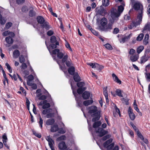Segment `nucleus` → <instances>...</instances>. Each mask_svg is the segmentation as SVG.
<instances>
[{
	"label": "nucleus",
	"instance_id": "nucleus-1",
	"mask_svg": "<svg viewBox=\"0 0 150 150\" xmlns=\"http://www.w3.org/2000/svg\"><path fill=\"white\" fill-rule=\"evenodd\" d=\"M107 20L105 18L103 17L101 19L99 28L101 30L107 32L112 29V24L109 23L107 25Z\"/></svg>",
	"mask_w": 150,
	"mask_h": 150
},
{
	"label": "nucleus",
	"instance_id": "nucleus-2",
	"mask_svg": "<svg viewBox=\"0 0 150 150\" xmlns=\"http://www.w3.org/2000/svg\"><path fill=\"white\" fill-rule=\"evenodd\" d=\"M50 42L52 43L49 46V48L47 47L48 50L50 52V49L53 50L56 48L57 47V45H59V42L56 40V37L54 36H52L50 38Z\"/></svg>",
	"mask_w": 150,
	"mask_h": 150
},
{
	"label": "nucleus",
	"instance_id": "nucleus-3",
	"mask_svg": "<svg viewBox=\"0 0 150 150\" xmlns=\"http://www.w3.org/2000/svg\"><path fill=\"white\" fill-rule=\"evenodd\" d=\"M106 126L107 125L106 123H103L101 126L102 128L99 127L98 128V129L96 131V133L98 134V137H102L103 136L108 134V132L103 129V128H106Z\"/></svg>",
	"mask_w": 150,
	"mask_h": 150
},
{
	"label": "nucleus",
	"instance_id": "nucleus-4",
	"mask_svg": "<svg viewBox=\"0 0 150 150\" xmlns=\"http://www.w3.org/2000/svg\"><path fill=\"white\" fill-rule=\"evenodd\" d=\"M70 85L71 88L73 91V93L75 96V99L78 106L79 107H81L82 106V102L81 100V98L80 96L76 97V93L74 92V89L75 87H74V81H71L70 82Z\"/></svg>",
	"mask_w": 150,
	"mask_h": 150
},
{
	"label": "nucleus",
	"instance_id": "nucleus-5",
	"mask_svg": "<svg viewBox=\"0 0 150 150\" xmlns=\"http://www.w3.org/2000/svg\"><path fill=\"white\" fill-rule=\"evenodd\" d=\"M112 138L109 139L104 143V147L106 148L107 150H112L115 144L114 142L112 143Z\"/></svg>",
	"mask_w": 150,
	"mask_h": 150
},
{
	"label": "nucleus",
	"instance_id": "nucleus-6",
	"mask_svg": "<svg viewBox=\"0 0 150 150\" xmlns=\"http://www.w3.org/2000/svg\"><path fill=\"white\" fill-rule=\"evenodd\" d=\"M68 57V55L66 54L62 59L61 62L63 64L65 63L67 67H69L72 66L73 64L71 59H70L69 60H67Z\"/></svg>",
	"mask_w": 150,
	"mask_h": 150
},
{
	"label": "nucleus",
	"instance_id": "nucleus-7",
	"mask_svg": "<svg viewBox=\"0 0 150 150\" xmlns=\"http://www.w3.org/2000/svg\"><path fill=\"white\" fill-rule=\"evenodd\" d=\"M111 10V16L112 18L114 19L120 16L124 10H117L118 11L116 12L115 11V10Z\"/></svg>",
	"mask_w": 150,
	"mask_h": 150
},
{
	"label": "nucleus",
	"instance_id": "nucleus-8",
	"mask_svg": "<svg viewBox=\"0 0 150 150\" xmlns=\"http://www.w3.org/2000/svg\"><path fill=\"white\" fill-rule=\"evenodd\" d=\"M93 117L92 121L93 122H95L98 120L100 117V112L98 111L96 113H94L91 115Z\"/></svg>",
	"mask_w": 150,
	"mask_h": 150
},
{
	"label": "nucleus",
	"instance_id": "nucleus-9",
	"mask_svg": "<svg viewBox=\"0 0 150 150\" xmlns=\"http://www.w3.org/2000/svg\"><path fill=\"white\" fill-rule=\"evenodd\" d=\"M128 112L130 119L132 120H134L135 118V116L133 112V110L130 106L129 107Z\"/></svg>",
	"mask_w": 150,
	"mask_h": 150
},
{
	"label": "nucleus",
	"instance_id": "nucleus-10",
	"mask_svg": "<svg viewBox=\"0 0 150 150\" xmlns=\"http://www.w3.org/2000/svg\"><path fill=\"white\" fill-rule=\"evenodd\" d=\"M89 109L88 112L90 114L94 113L98 111L97 108L96 106H92L88 107Z\"/></svg>",
	"mask_w": 150,
	"mask_h": 150
},
{
	"label": "nucleus",
	"instance_id": "nucleus-11",
	"mask_svg": "<svg viewBox=\"0 0 150 150\" xmlns=\"http://www.w3.org/2000/svg\"><path fill=\"white\" fill-rule=\"evenodd\" d=\"M58 147L59 149L61 150H64L67 149V148L65 143L64 141H62L59 143Z\"/></svg>",
	"mask_w": 150,
	"mask_h": 150
},
{
	"label": "nucleus",
	"instance_id": "nucleus-12",
	"mask_svg": "<svg viewBox=\"0 0 150 150\" xmlns=\"http://www.w3.org/2000/svg\"><path fill=\"white\" fill-rule=\"evenodd\" d=\"M90 96V93L88 91H85L82 94V97L84 100H87L89 99Z\"/></svg>",
	"mask_w": 150,
	"mask_h": 150
},
{
	"label": "nucleus",
	"instance_id": "nucleus-13",
	"mask_svg": "<svg viewBox=\"0 0 150 150\" xmlns=\"http://www.w3.org/2000/svg\"><path fill=\"white\" fill-rule=\"evenodd\" d=\"M133 7L134 9H143L142 5L139 2L135 3Z\"/></svg>",
	"mask_w": 150,
	"mask_h": 150
},
{
	"label": "nucleus",
	"instance_id": "nucleus-14",
	"mask_svg": "<svg viewBox=\"0 0 150 150\" xmlns=\"http://www.w3.org/2000/svg\"><path fill=\"white\" fill-rule=\"evenodd\" d=\"M73 76L74 80L76 82H79L81 80L80 77L77 72H76L73 75Z\"/></svg>",
	"mask_w": 150,
	"mask_h": 150
},
{
	"label": "nucleus",
	"instance_id": "nucleus-15",
	"mask_svg": "<svg viewBox=\"0 0 150 150\" xmlns=\"http://www.w3.org/2000/svg\"><path fill=\"white\" fill-rule=\"evenodd\" d=\"M59 130L58 126L57 124H54L51 126L50 131L51 132H56Z\"/></svg>",
	"mask_w": 150,
	"mask_h": 150
},
{
	"label": "nucleus",
	"instance_id": "nucleus-16",
	"mask_svg": "<svg viewBox=\"0 0 150 150\" xmlns=\"http://www.w3.org/2000/svg\"><path fill=\"white\" fill-rule=\"evenodd\" d=\"M36 19L38 23L41 24H42L45 22V20L44 18L41 16H38L37 17Z\"/></svg>",
	"mask_w": 150,
	"mask_h": 150
},
{
	"label": "nucleus",
	"instance_id": "nucleus-17",
	"mask_svg": "<svg viewBox=\"0 0 150 150\" xmlns=\"http://www.w3.org/2000/svg\"><path fill=\"white\" fill-rule=\"evenodd\" d=\"M149 57H148L147 55L144 54V55L142 56L141 58L140 63L141 64L144 63L145 62L148 60Z\"/></svg>",
	"mask_w": 150,
	"mask_h": 150
},
{
	"label": "nucleus",
	"instance_id": "nucleus-18",
	"mask_svg": "<svg viewBox=\"0 0 150 150\" xmlns=\"http://www.w3.org/2000/svg\"><path fill=\"white\" fill-rule=\"evenodd\" d=\"M68 71L70 74L73 75L76 73L75 72V67L73 66L69 67V68L68 69Z\"/></svg>",
	"mask_w": 150,
	"mask_h": 150
},
{
	"label": "nucleus",
	"instance_id": "nucleus-19",
	"mask_svg": "<svg viewBox=\"0 0 150 150\" xmlns=\"http://www.w3.org/2000/svg\"><path fill=\"white\" fill-rule=\"evenodd\" d=\"M55 122V120L54 118H50L47 120L46 122V125H53Z\"/></svg>",
	"mask_w": 150,
	"mask_h": 150
},
{
	"label": "nucleus",
	"instance_id": "nucleus-20",
	"mask_svg": "<svg viewBox=\"0 0 150 150\" xmlns=\"http://www.w3.org/2000/svg\"><path fill=\"white\" fill-rule=\"evenodd\" d=\"M20 53L19 51L18 50H14L13 52V56L14 58H17L20 55Z\"/></svg>",
	"mask_w": 150,
	"mask_h": 150
},
{
	"label": "nucleus",
	"instance_id": "nucleus-21",
	"mask_svg": "<svg viewBox=\"0 0 150 150\" xmlns=\"http://www.w3.org/2000/svg\"><path fill=\"white\" fill-rule=\"evenodd\" d=\"M140 11L139 12V14L137 15V18L138 19V21L140 22H141L142 20V16L143 15V10H140Z\"/></svg>",
	"mask_w": 150,
	"mask_h": 150
},
{
	"label": "nucleus",
	"instance_id": "nucleus-22",
	"mask_svg": "<svg viewBox=\"0 0 150 150\" xmlns=\"http://www.w3.org/2000/svg\"><path fill=\"white\" fill-rule=\"evenodd\" d=\"M5 40L6 42L9 44H11L13 42V39L10 36L6 37L5 38Z\"/></svg>",
	"mask_w": 150,
	"mask_h": 150
},
{
	"label": "nucleus",
	"instance_id": "nucleus-23",
	"mask_svg": "<svg viewBox=\"0 0 150 150\" xmlns=\"http://www.w3.org/2000/svg\"><path fill=\"white\" fill-rule=\"evenodd\" d=\"M145 30L150 31V23H147L145 25L142 31L144 32V31Z\"/></svg>",
	"mask_w": 150,
	"mask_h": 150
},
{
	"label": "nucleus",
	"instance_id": "nucleus-24",
	"mask_svg": "<svg viewBox=\"0 0 150 150\" xmlns=\"http://www.w3.org/2000/svg\"><path fill=\"white\" fill-rule=\"evenodd\" d=\"M93 103V100H87L84 101L83 102V104L85 106H87L89 105L92 104Z\"/></svg>",
	"mask_w": 150,
	"mask_h": 150
},
{
	"label": "nucleus",
	"instance_id": "nucleus-25",
	"mask_svg": "<svg viewBox=\"0 0 150 150\" xmlns=\"http://www.w3.org/2000/svg\"><path fill=\"white\" fill-rule=\"evenodd\" d=\"M86 89V88H79L77 90V92L78 94L81 95L82 94Z\"/></svg>",
	"mask_w": 150,
	"mask_h": 150
},
{
	"label": "nucleus",
	"instance_id": "nucleus-26",
	"mask_svg": "<svg viewBox=\"0 0 150 150\" xmlns=\"http://www.w3.org/2000/svg\"><path fill=\"white\" fill-rule=\"evenodd\" d=\"M94 123L93 124V127L94 128H96L100 126L101 124V122L100 121H96L94 122Z\"/></svg>",
	"mask_w": 150,
	"mask_h": 150
},
{
	"label": "nucleus",
	"instance_id": "nucleus-27",
	"mask_svg": "<svg viewBox=\"0 0 150 150\" xmlns=\"http://www.w3.org/2000/svg\"><path fill=\"white\" fill-rule=\"evenodd\" d=\"M149 35L148 34L145 35L144 39L143 40L144 44L145 45H146L148 43V40L149 39Z\"/></svg>",
	"mask_w": 150,
	"mask_h": 150
},
{
	"label": "nucleus",
	"instance_id": "nucleus-28",
	"mask_svg": "<svg viewBox=\"0 0 150 150\" xmlns=\"http://www.w3.org/2000/svg\"><path fill=\"white\" fill-rule=\"evenodd\" d=\"M77 82L76 85L78 88H86V87H84L85 85V83L84 82L79 81Z\"/></svg>",
	"mask_w": 150,
	"mask_h": 150
},
{
	"label": "nucleus",
	"instance_id": "nucleus-29",
	"mask_svg": "<svg viewBox=\"0 0 150 150\" xmlns=\"http://www.w3.org/2000/svg\"><path fill=\"white\" fill-rule=\"evenodd\" d=\"M36 15V13L34 10H30L29 12L28 15L30 17H35Z\"/></svg>",
	"mask_w": 150,
	"mask_h": 150
},
{
	"label": "nucleus",
	"instance_id": "nucleus-30",
	"mask_svg": "<svg viewBox=\"0 0 150 150\" xmlns=\"http://www.w3.org/2000/svg\"><path fill=\"white\" fill-rule=\"evenodd\" d=\"M23 8L25 9H34L35 8L31 4H28V6H23Z\"/></svg>",
	"mask_w": 150,
	"mask_h": 150
},
{
	"label": "nucleus",
	"instance_id": "nucleus-31",
	"mask_svg": "<svg viewBox=\"0 0 150 150\" xmlns=\"http://www.w3.org/2000/svg\"><path fill=\"white\" fill-rule=\"evenodd\" d=\"M47 101L46 100V101L44 105H42V108L43 109H46L49 108L50 107V105L49 103H47Z\"/></svg>",
	"mask_w": 150,
	"mask_h": 150
},
{
	"label": "nucleus",
	"instance_id": "nucleus-32",
	"mask_svg": "<svg viewBox=\"0 0 150 150\" xmlns=\"http://www.w3.org/2000/svg\"><path fill=\"white\" fill-rule=\"evenodd\" d=\"M138 55H133L131 57L130 59L132 62H135L138 59Z\"/></svg>",
	"mask_w": 150,
	"mask_h": 150
},
{
	"label": "nucleus",
	"instance_id": "nucleus-33",
	"mask_svg": "<svg viewBox=\"0 0 150 150\" xmlns=\"http://www.w3.org/2000/svg\"><path fill=\"white\" fill-rule=\"evenodd\" d=\"M109 0H103L102 1V6H100V7L103 6L105 7L108 6L109 5Z\"/></svg>",
	"mask_w": 150,
	"mask_h": 150
},
{
	"label": "nucleus",
	"instance_id": "nucleus-34",
	"mask_svg": "<svg viewBox=\"0 0 150 150\" xmlns=\"http://www.w3.org/2000/svg\"><path fill=\"white\" fill-rule=\"evenodd\" d=\"M49 23L47 22H45L42 24V26L46 30H48L50 28V26L49 25Z\"/></svg>",
	"mask_w": 150,
	"mask_h": 150
},
{
	"label": "nucleus",
	"instance_id": "nucleus-35",
	"mask_svg": "<svg viewBox=\"0 0 150 150\" xmlns=\"http://www.w3.org/2000/svg\"><path fill=\"white\" fill-rule=\"evenodd\" d=\"M116 95L120 97H123L122 94V91L120 89H116L115 91Z\"/></svg>",
	"mask_w": 150,
	"mask_h": 150
},
{
	"label": "nucleus",
	"instance_id": "nucleus-36",
	"mask_svg": "<svg viewBox=\"0 0 150 150\" xmlns=\"http://www.w3.org/2000/svg\"><path fill=\"white\" fill-rule=\"evenodd\" d=\"M144 49V47L143 46H140L137 49V51L138 54L140 53Z\"/></svg>",
	"mask_w": 150,
	"mask_h": 150
},
{
	"label": "nucleus",
	"instance_id": "nucleus-37",
	"mask_svg": "<svg viewBox=\"0 0 150 150\" xmlns=\"http://www.w3.org/2000/svg\"><path fill=\"white\" fill-rule=\"evenodd\" d=\"M66 137L64 135H63L57 138V141H60L62 140H65L66 139Z\"/></svg>",
	"mask_w": 150,
	"mask_h": 150
},
{
	"label": "nucleus",
	"instance_id": "nucleus-38",
	"mask_svg": "<svg viewBox=\"0 0 150 150\" xmlns=\"http://www.w3.org/2000/svg\"><path fill=\"white\" fill-rule=\"evenodd\" d=\"M144 37V34L143 33H141L137 37L136 40L138 41H140L142 40Z\"/></svg>",
	"mask_w": 150,
	"mask_h": 150
},
{
	"label": "nucleus",
	"instance_id": "nucleus-39",
	"mask_svg": "<svg viewBox=\"0 0 150 150\" xmlns=\"http://www.w3.org/2000/svg\"><path fill=\"white\" fill-rule=\"evenodd\" d=\"M39 124L41 129H42V124H43V120L41 118L40 115L39 116Z\"/></svg>",
	"mask_w": 150,
	"mask_h": 150
},
{
	"label": "nucleus",
	"instance_id": "nucleus-40",
	"mask_svg": "<svg viewBox=\"0 0 150 150\" xmlns=\"http://www.w3.org/2000/svg\"><path fill=\"white\" fill-rule=\"evenodd\" d=\"M103 137L101 138V140L103 141H105L107 139L111 137V135L109 134H107L106 135H104Z\"/></svg>",
	"mask_w": 150,
	"mask_h": 150
},
{
	"label": "nucleus",
	"instance_id": "nucleus-41",
	"mask_svg": "<svg viewBox=\"0 0 150 150\" xmlns=\"http://www.w3.org/2000/svg\"><path fill=\"white\" fill-rule=\"evenodd\" d=\"M64 55L63 53L61 52H60V51L57 54V57L59 59H62Z\"/></svg>",
	"mask_w": 150,
	"mask_h": 150
},
{
	"label": "nucleus",
	"instance_id": "nucleus-42",
	"mask_svg": "<svg viewBox=\"0 0 150 150\" xmlns=\"http://www.w3.org/2000/svg\"><path fill=\"white\" fill-rule=\"evenodd\" d=\"M52 109L51 108H48L47 109H45L43 110L42 112V113L43 115H45L49 113L51 110Z\"/></svg>",
	"mask_w": 150,
	"mask_h": 150
},
{
	"label": "nucleus",
	"instance_id": "nucleus-43",
	"mask_svg": "<svg viewBox=\"0 0 150 150\" xmlns=\"http://www.w3.org/2000/svg\"><path fill=\"white\" fill-rule=\"evenodd\" d=\"M104 46L106 49L108 50H112L113 49L112 46L109 43L106 44Z\"/></svg>",
	"mask_w": 150,
	"mask_h": 150
},
{
	"label": "nucleus",
	"instance_id": "nucleus-44",
	"mask_svg": "<svg viewBox=\"0 0 150 150\" xmlns=\"http://www.w3.org/2000/svg\"><path fill=\"white\" fill-rule=\"evenodd\" d=\"M141 22L138 21L135 22L134 21H132V24L134 27H136L138 25L140 24Z\"/></svg>",
	"mask_w": 150,
	"mask_h": 150
},
{
	"label": "nucleus",
	"instance_id": "nucleus-45",
	"mask_svg": "<svg viewBox=\"0 0 150 150\" xmlns=\"http://www.w3.org/2000/svg\"><path fill=\"white\" fill-rule=\"evenodd\" d=\"M12 25L13 24L11 22H7L6 24L5 27L6 29H8L12 26Z\"/></svg>",
	"mask_w": 150,
	"mask_h": 150
},
{
	"label": "nucleus",
	"instance_id": "nucleus-46",
	"mask_svg": "<svg viewBox=\"0 0 150 150\" xmlns=\"http://www.w3.org/2000/svg\"><path fill=\"white\" fill-rule=\"evenodd\" d=\"M20 62L21 63H24L25 62V59L23 55H21L19 58Z\"/></svg>",
	"mask_w": 150,
	"mask_h": 150
},
{
	"label": "nucleus",
	"instance_id": "nucleus-47",
	"mask_svg": "<svg viewBox=\"0 0 150 150\" xmlns=\"http://www.w3.org/2000/svg\"><path fill=\"white\" fill-rule=\"evenodd\" d=\"M33 134L37 137L40 138L41 137V135L40 133H37L35 131H33Z\"/></svg>",
	"mask_w": 150,
	"mask_h": 150
},
{
	"label": "nucleus",
	"instance_id": "nucleus-48",
	"mask_svg": "<svg viewBox=\"0 0 150 150\" xmlns=\"http://www.w3.org/2000/svg\"><path fill=\"white\" fill-rule=\"evenodd\" d=\"M129 38L130 37L129 35L124 37L121 40V42H122L123 43H124L128 39H129Z\"/></svg>",
	"mask_w": 150,
	"mask_h": 150
},
{
	"label": "nucleus",
	"instance_id": "nucleus-49",
	"mask_svg": "<svg viewBox=\"0 0 150 150\" xmlns=\"http://www.w3.org/2000/svg\"><path fill=\"white\" fill-rule=\"evenodd\" d=\"M138 137L142 140V139H144V137L143 135L139 131H138V132L136 133Z\"/></svg>",
	"mask_w": 150,
	"mask_h": 150
},
{
	"label": "nucleus",
	"instance_id": "nucleus-50",
	"mask_svg": "<svg viewBox=\"0 0 150 150\" xmlns=\"http://www.w3.org/2000/svg\"><path fill=\"white\" fill-rule=\"evenodd\" d=\"M5 65L6 66L9 72L10 73H11L12 72V69L9 64L8 63H6L5 64Z\"/></svg>",
	"mask_w": 150,
	"mask_h": 150
},
{
	"label": "nucleus",
	"instance_id": "nucleus-51",
	"mask_svg": "<svg viewBox=\"0 0 150 150\" xmlns=\"http://www.w3.org/2000/svg\"><path fill=\"white\" fill-rule=\"evenodd\" d=\"M6 22V21L3 18L1 15L0 13V23L2 24H4Z\"/></svg>",
	"mask_w": 150,
	"mask_h": 150
},
{
	"label": "nucleus",
	"instance_id": "nucleus-52",
	"mask_svg": "<svg viewBox=\"0 0 150 150\" xmlns=\"http://www.w3.org/2000/svg\"><path fill=\"white\" fill-rule=\"evenodd\" d=\"M2 139H3V142L4 143V142L6 141L7 142V138L6 136V134L5 133H4L3 134L2 137Z\"/></svg>",
	"mask_w": 150,
	"mask_h": 150
},
{
	"label": "nucleus",
	"instance_id": "nucleus-53",
	"mask_svg": "<svg viewBox=\"0 0 150 150\" xmlns=\"http://www.w3.org/2000/svg\"><path fill=\"white\" fill-rule=\"evenodd\" d=\"M52 142H48L49 145L51 150H55L53 146Z\"/></svg>",
	"mask_w": 150,
	"mask_h": 150
},
{
	"label": "nucleus",
	"instance_id": "nucleus-54",
	"mask_svg": "<svg viewBox=\"0 0 150 150\" xmlns=\"http://www.w3.org/2000/svg\"><path fill=\"white\" fill-rule=\"evenodd\" d=\"M53 50L52 51V54H56L59 52V50L58 49H56Z\"/></svg>",
	"mask_w": 150,
	"mask_h": 150
},
{
	"label": "nucleus",
	"instance_id": "nucleus-55",
	"mask_svg": "<svg viewBox=\"0 0 150 150\" xmlns=\"http://www.w3.org/2000/svg\"><path fill=\"white\" fill-rule=\"evenodd\" d=\"M27 67V66L25 63H22V64L21 66V68L22 69H26Z\"/></svg>",
	"mask_w": 150,
	"mask_h": 150
},
{
	"label": "nucleus",
	"instance_id": "nucleus-56",
	"mask_svg": "<svg viewBox=\"0 0 150 150\" xmlns=\"http://www.w3.org/2000/svg\"><path fill=\"white\" fill-rule=\"evenodd\" d=\"M66 42L65 44V46L68 49H69L71 51H72V49L70 47V45L69 43L68 42L67 40H65Z\"/></svg>",
	"mask_w": 150,
	"mask_h": 150
},
{
	"label": "nucleus",
	"instance_id": "nucleus-57",
	"mask_svg": "<svg viewBox=\"0 0 150 150\" xmlns=\"http://www.w3.org/2000/svg\"><path fill=\"white\" fill-rule=\"evenodd\" d=\"M58 132L61 134H64L66 132L65 130L63 129L62 128H61L59 129V128Z\"/></svg>",
	"mask_w": 150,
	"mask_h": 150
},
{
	"label": "nucleus",
	"instance_id": "nucleus-58",
	"mask_svg": "<svg viewBox=\"0 0 150 150\" xmlns=\"http://www.w3.org/2000/svg\"><path fill=\"white\" fill-rule=\"evenodd\" d=\"M125 6V3L122 2V5L118 6L117 9H124V6Z\"/></svg>",
	"mask_w": 150,
	"mask_h": 150
},
{
	"label": "nucleus",
	"instance_id": "nucleus-59",
	"mask_svg": "<svg viewBox=\"0 0 150 150\" xmlns=\"http://www.w3.org/2000/svg\"><path fill=\"white\" fill-rule=\"evenodd\" d=\"M25 2V0H16V3L18 4H22Z\"/></svg>",
	"mask_w": 150,
	"mask_h": 150
},
{
	"label": "nucleus",
	"instance_id": "nucleus-60",
	"mask_svg": "<svg viewBox=\"0 0 150 150\" xmlns=\"http://www.w3.org/2000/svg\"><path fill=\"white\" fill-rule=\"evenodd\" d=\"M53 116V114L52 113H49L46 115V117L47 118H50Z\"/></svg>",
	"mask_w": 150,
	"mask_h": 150
},
{
	"label": "nucleus",
	"instance_id": "nucleus-61",
	"mask_svg": "<svg viewBox=\"0 0 150 150\" xmlns=\"http://www.w3.org/2000/svg\"><path fill=\"white\" fill-rule=\"evenodd\" d=\"M47 98V96L45 95H43L40 96L38 99L40 100H45Z\"/></svg>",
	"mask_w": 150,
	"mask_h": 150
},
{
	"label": "nucleus",
	"instance_id": "nucleus-62",
	"mask_svg": "<svg viewBox=\"0 0 150 150\" xmlns=\"http://www.w3.org/2000/svg\"><path fill=\"white\" fill-rule=\"evenodd\" d=\"M54 34V32L52 30H49L47 32V35L49 36H51Z\"/></svg>",
	"mask_w": 150,
	"mask_h": 150
},
{
	"label": "nucleus",
	"instance_id": "nucleus-63",
	"mask_svg": "<svg viewBox=\"0 0 150 150\" xmlns=\"http://www.w3.org/2000/svg\"><path fill=\"white\" fill-rule=\"evenodd\" d=\"M119 30L118 28H115L113 31V33L114 34H117L119 33Z\"/></svg>",
	"mask_w": 150,
	"mask_h": 150
},
{
	"label": "nucleus",
	"instance_id": "nucleus-64",
	"mask_svg": "<svg viewBox=\"0 0 150 150\" xmlns=\"http://www.w3.org/2000/svg\"><path fill=\"white\" fill-rule=\"evenodd\" d=\"M122 101H124L125 102V103L126 105H128L129 104V100L127 98H123L122 99Z\"/></svg>",
	"mask_w": 150,
	"mask_h": 150
}]
</instances>
